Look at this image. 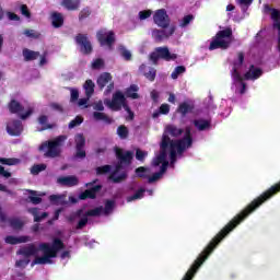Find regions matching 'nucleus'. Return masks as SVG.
I'll return each mask as SVG.
<instances>
[{
  "label": "nucleus",
  "instance_id": "0e129e2a",
  "mask_svg": "<svg viewBox=\"0 0 280 280\" xmlns=\"http://www.w3.org/2000/svg\"><path fill=\"white\" fill-rule=\"evenodd\" d=\"M161 173L156 172L154 173L152 176L149 177L148 183L152 184V183H156V180H159L161 178Z\"/></svg>",
  "mask_w": 280,
  "mask_h": 280
},
{
  "label": "nucleus",
  "instance_id": "c756f323",
  "mask_svg": "<svg viewBox=\"0 0 280 280\" xmlns=\"http://www.w3.org/2000/svg\"><path fill=\"white\" fill-rule=\"evenodd\" d=\"M51 24L55 28L62 27V25H65V18L62 16V13L52 12Z\"/></svg>",
  "mask_w": 280,
  "mask_h": 280
},
{
  "label": "nucleus",
  "instance_id": "9b49d317",
  "mask_svg": "<svg viewBox=\"0 0 280 280\" xmlns=\"http://www.w3.org/2000/svg\"><path fill=\"white\" fill-rule=\"evenodd\" d=\"M102 211H104V207H97L92 210H88L83 218L78 222L77 230L81 231L86 224H89V218H97V215H102Z\"/></svg>",
  "mask_w": 280,
  "mask_h": 280
},
{
  "label": "nucleus",
  "instance_id": "412c9836",
  "mask_svg": "<svg viewBox=\"0 0 280 280\" xmlns=\"http://www.w3.org/2000/svg\"><path fill=\"white\" fill-rule=\"evenodd\" d=\"M183 132H185V129L176 127V125H166L164 129V133L166 137H174L177 139V137H182Z\"/></svg>",
  "mask_w": 280,
  "mask_h": 280
},
{
  "label": "nucleus",
  "instance_id": "13d9d810",
  "mask_svg": "<svg viewBox=\"0 0 280 280\" xmlns=\"http://www.w3.org/2000/svg\"><path fill=\"white\" fill-rule=\"evenodd\" d=\"M24 34L27 36V38H40V34L35 33L34 30H25Z\"/></svg>",
  "mask_w": 280,
  "mask_h": 280
},
{
  "label": "nucleus",
  "instance_id": "c03bdc74",
  "mask_svg": "<svg viewBox=\"0 0 280 280\" xmlns=\"http://www.w3.org/2000/svg\"><path fill=\"white\" fill-rule=\"evenodd\" d=\"M47 170V165L46 164H35L32 166L31 168V173L36 176L38 174H40V172H45Z\"/></svg>",
  "mask_w": 280,
  "mask_h": 280
},
{
  "label": "nucleus",
  "instance_id": "1a4fd4ad",
  "mask_svg": "<svg viewBox=\"0 0 280 280\" xmlns=\"http://www.w3.org/2000/svg\"><path fill=\"white\" fill-rule=\"evenodd\" d=\"M74 40L77 45L80 46L81 54L84 56H90V54H93V44H91L88 34L79 33L74 37Z\"/></svg>",
  "mask_w": 280,
  "mask_h": 280
},
{
  "label": "nucleus",
  "instance_id": "2eb2a0df",
  "mask_svg": "<svg viewBox=\"0 0 280 280\" xmlns=\"http://www.w3.org/2000/svg\"><path fill=\"white\" fill-rule=\"evenodd\" d=\"M7 132L11 137H21L23 132V122L21 120H11L7 125Z\"/></svg>",
  "mask_w": 280,
  "mask_h": 280
},
{
  "label": "nucleus",
  "instance_id": "774afa93",
  "mask_svg": "<svg viewBox=\"0 0 280 280\" xmlns=\"http://www.w3.org/2000/svg\"><path fill=\"white\" fill-rule=\"evenodd\" d=\"M93 108L94 110H98V113H102L104 110V103H102V101H98L94 103Z\"/></svg>",
  "mask_w": 280,
  "mask_h": 280
},
{
  "label": "nucleus",
  "instance_id": "864d4df0",
  "mask_svg": "<svg viewBox=\"0 0 280 280\" xmlns=\"http://www.w3.org/2000/svg\"><path fill=\"white\" fill-rule=\"evenodd\" d=\"M20 10H21V14H23V16H26V19H32V12H30L27 4H22L20 7Z\"/></svg>",
  "mask_w": 280,
  "mask_h": 280
},
{
  "label": "nucleus",
  "instance_id": "e2e57ef3",
  "mask_svg": "<svg viewBox=\"0 0 280 280\" xmlns=\"http://www.w3.org/2000/svg\"><path fill=\"white\" fill-rule=\"evenodd\" d=\"M49 200L54 205H58L60 202V200H62V196H60V195H50Z\"/></svg>",
  "mask_w": 280,
  "mask_h": 280
},
{
  "label": "nucleus",
  "instance_id": "6ab92c4d",
  "mask_svg": "<svg viewBox=\"0 0 280 280\" xmlns=\"http://www.w3.org/2000/svg\"><path fill=\"white\" fill-rule=\"evenodd\" d=\"M57 183L62 187H77V185H80V179L75 175L62 176L57 179Z\"/></svg>",
  "mask_w": 280,
  "mask_h": 280
},
{
  "label": "nucleus",
  "instance_id": "f8f14e48",
  "mask_svg": "<svg viewBox=\"0 0 280 280\" xmlns=\"http://www.w3.org/2000/svg\"><path fill=\"white\" fill-rule=\"evenodd\" d=\"M74 143H75V159H86V151L84 150V145H86V138H84V135L78 133L74 137Z\"/></svg>",
  "mask_w": 280,
  "mask_h": 280
},
{
  "label": "nucleus",
  "instance_id": "3c124183",
  "mask_svg": "<svg viewBox=\"0 0 280 280\" xmlns=\"http://www.w3.org/2000/svg\"><path fill=\"white\" fill-rule=\"evenodd\" d=\"M148 156V152L141 151V149L136 150V159L137 161H145V158Z\"/></svg>",
  "mask_w": 280,
  "mask_h": 280
},
{
  "label": "nucleus",
  "instance_id": "f257e3e1",
  "mask_svg": "<svg viewBox=\"0 0 280 280\" xmlns=\"http://www.w3.org/2000/svg\"><path fill=\"white\" fill-rule=\"evenodd\" d=\"M38 250L43 253V256L38 255ZM60 250H65V242L62 240L56 237L52 240V244L49 243H40L38 248L34 244H30L28 246L20 249L19 254L23 255L24 257H35L32 261V266H45V264H54L56 257H58V253Z\"/></svg>",
  "mask_w": 280,
  "mask_h": 280
},
{
  "label": "nucleus",
  "instance_id": "4c0bfd02",
  "mask_svg": "<svg viewBox=\"0 0 280 280\" xmlns=\"http://www.w3.org/2000/svg\"><path fill=\"white\" fill-rule=\"evenodd\" d=\"M231 75H232V80H233L234 84H240L241 95H244V93H246V82H244V77H242V74H240L241 79H237V78H235V74H231Z\"/></svg>",
  "mask_w": 280,
  "mask_h": 280
},
{
  "label": "nucleus",
  "instance_id": "c85d7f7f",
  "mask_svg": "<svg viewBox=\"0 0 280 280\" xmlns=\"http://www.w3.org/2000/svg\"><path fill=\"white\" fill-rule=\"evenodd\" d=\"M4 241L7 244H11L12 246H15V244H26V242H30V236L16 237V236L9 235L5 237Z\"/></svg>",
  "mask_w": 280,
  "mask_h": 280
},
{
  "label": "nucleus",
  "instance_id": "49530a36",
  "mask_svg": "<svg viewBox=\"0 0 280 280\" xmlns=\"http://www.w3.org/2000/svg\"><path fill=\"white\" fill-rule=\"evenodd\" d=\"M266 10L271 11V19L272 21H276V23H279L280 21V12L277 9H272L269 5H266Z\"/></svg>",
  "mask_w": 280,
  "mask_h": 280
},
{
  "label": "nucleus",
  "instance_id": "5701e85b",
  "mask_svg": "<svg viewBox=\"0 0 280 280\" xmlns=\"http://www.w3.org/2000/svg\"><path fill=\"white\" fill-rule=\"evenodd\" d=\"M98 38L101 47H108V49H113V45H115V32L109 31L105 39L102 37V34Z\"/></svg>",
  "mask_w": 280,
  "mask_h": 280
},
{
  "label": "nucleus",
  "instance_id": "f3484780",
  "mask_svg": "<svg viewBox=\"0 0 280 280\" xmlns=\"http://www.w3.org/2000/svg\"><path fill=\"white\" fill-rule=\"evenodd\" d=\"M122 165H125L124 163H118L114 170V172L109 175V180H113V183H122V180H126V178H128V173L122 172L120 175L119 172H121L122 170Z\"/></svg>",
  "mask_w": 280,
  "mask_h": 280
},
{
  "label": "nucleus",
  "instance_id": "79ce46f5",
  "mask_svg": "<svg viewBox=\"0 0 280 280\" xmlns=\"http://www.w3.org/2000/svg\"><path fill=\"white\" fill-rule=\"evenodd\" d=\"M47 121H48V118H47L46 115H42V116L38 117V124L40 126H44L42 128V130H50L51 128H54V125L47 124Z\"/></svg>",
  "mask_w": 280,
  "mask_h": 280
},
{
  "label": "nucleus",
  "instance_id": "7c9ffc66",
  "mask_svg": "<svg viewBox=\"0 0 280 280\" xmlns=\"http://www.w3.org/2000/svg\"><path fill=\"white\" fill-rule=\"evenodd\" d=\"M8 223L13 231H22L23 226H25V222L16 217L8 219Z\"/></svg>",
  "mask_w": 280,
  "mask_h": 280
},
{
  "label": "nucleus",
  "instance_id": "473e14b6",
  "mask_svg": "<svg viewBox=\"0 0 280 280\" xmlns=\"http://www.w3.org/2000/svg\"><path fill=\"white\" fill-rule=\"evenodd\" d=\"M61 5L70 11L80 10V0H62Z\"/></svg>",
  "mask_w": 280,
  "mask_h": 280
},
{
  "label": "nucleus",
  "instance_id": "8fccbe9b",
  "mask_svg": "<svg viewBox=\"0 0 280 280\" xmlns=\"http://www.w3.org/2000/svg\"><path fill=\"white\" fill-rule=\"evenodd\" d=\"M110 168H112L110 165L98 166V167H96V174H97V176L108 174L110 172Z\"/></svg>",
  "mask_w": 280,
  "mask_h": 280
},
{
  "label": "nucleus",
  "instance_id": "680f3d73",
  "mask_svg": "<svg viewBox=\"0 0 280 280\" xmlns=\"http://www.w3.org/2000/svg\"><path fill=\"white\" fill-rule=\"evenodd\" d=\"M28 265H30V259H20V260H16L15 262L16 268H25Z\"/></svg>",
  "mask_w": 280,
  "mask_h": 280
},
{
  "label": "nucleus",
  "instance_id": "b1692460",
  "mask_svg": "<svg viewBox=\"0 0 280 280\" xmlns=\"http://www.w3.org/2000/svg\"><path fill=\"white\" fill-rule=\"evenodd\" d=\"M194 108H196V105H194V103L183 102L178 105L177 113H179L182 117H186L188 113H194Z\"/></svg>",
  "mask_w": 280,
  "mask_h": 280
},
{
  "label": "nucleus",
  "instance_id": "72a5a7b5",
  "mask_svg": "<svg viewBox=\"0 0 280 280\" xmlns=\"http://www.w3.org/2000/svg\"><path fill=\"white\" fill-rule=\"evenodd\" d=\"M27 212L34 217V222H42V220H45V218L49 215L47 212H43L42 214H39L38 208H30Z\"/></svg>",
  "mask_w": 280,
  "mask_h": 280
},
{
  "label": "nucleus",
  "instance_id": "603ef678",
  "mask_svg": "<svg viewBox=\"0 0 280 280\" xmlns=\"http://www.w3.org/2000/svg\"><path fill=\"white\" fill-rule=\"evenodd\" d=\"M152 16V10H143L139 12L140 21H145V19H150Z\"/></svg>",
  "mask_w": 280,
  "mask_h": 280
},
{
  "label": "nucleus",
  "instance_id": "e433bc0d",
  "mask_svg": "<svg viewBox=\"0 0 280 280\" xmlns=\"http://www.w3.org/2000/svg\"><path fill=\"white\" fill-rule=\"evenodd\" d=\"M145 196V188L138 189L133 195L127 197V202H135V200H141Z\"/></svg>",
  "mask_w": 280,
  "mask_h": 280
},
{
  "label": "nucleus",
  "instance_id": "c9c22d12",
  "mask_svg": "<svg viewBox=\"0 0 280 280\" xmlns=\"http://www.w3.org/2000/svg\"><path fill=\"white\" fill-rule=\"evenodd\" d=\"M30 196L26 199V202H32V205H40L43 202V198L37 197L38 194L36 190H28Z\"/></svg>",
  "mask_w": 280,
  "mask_h": 280
},
{
  "label": "nucleus",
  "instance_id": "6e6552de",
  "mask_svg": "<svg viewBox=\"0 0 280 280\" xmlns=\"http://www.w3.org/2000/svg\"><path fill=\"white\" fill-rule=\"evenodd\" d=\"M96 84L100 89V91H104L105 90V95H109V93H113V91L115 90V82H113V75L108 72H104L102 73L96 81Z\"/></svg>",
  "mask_w": 280,
  "mask_h": 280
},
{
  "label": "nucleus",
  "instance_id": "aec40b11",
  "mask_svg": "<svg viewBox=\"0 0 280 280\" xmlns=\"http://www.w3.org/2000/svg\"><path fill=\"white\" fill-rule=\"evenodd\" d=\"M242 65H244V52H237V60L233 61V68L231 71V75H235L236 80H241L240 78V69H242Z\"/></svg>",
  "mask_w": 280,
  "mask_h": 280
},
{
  "label": "nucleus",
  "instance_id": "423d86ee",
  "mask_svg": "<svg viewBox=\"0 0 280 280\" xmlns=\"http://www.w3.org/2000/svg\"><path fill=\"white\" fill-rule=\"evenodd\" d=\"M167 150H170V137L163 135L160 143V154L152 162L153 167H159V165L167 162Z\"/></svg>",
  "mask_w": 280,
  "mask_h": 280
},
{
  "label": "nucleus",
  "instance_id": "dca6fc26",
  "mask_svg": "<svg viewBox=\"0 0 280 280\" xmlns=\"http://www.w3.org/2000/svg\"><path fill=\"white\" fill-rule=\"evenodd\" d=\"M100 191H102V185L93 186L90 189H85L83 192L79 194V200H95Z\"/></svg>",
  "mask_w": 280,
  "mask_h": 280
},
{
  "label": "nucleus",
  "instance_id": "4468645a",
  "mask_svg": "<svg viewBox=\"0 0 280 280\" xmlns=\"http://www.w3.org/2000/svg\"><path fill=\"white\" fill-rule=\"evenodd\" d=\"M115 154L119 163H124L125 165H130L132 163V159H135V153L132 151L124 152V149L119 148L115 149Z\"/></svg>",
  "mask_w": 280,
  "mask_h": 280
},
{
  "label": "nucleus",
  "instance_id": "4be33fe9",
  "mask_svg": "<svg viewBox=\"0 0 280 280\" xmlns=\"http://www.w3.org/2000/svg\"><path fill=\"white\" fill-rule=\"evenodd\" d=\"M260 75H264V70L255 68V65H250L249 70L244 74V80H259Z\"/></svg>",
  "mask_w": 280,
  "mask_h": 280
},
{
  "label": "nucleus",
  "instance_id": "f704fd0d",
  "mask_svg": "<svg viewBox=\"0 0 280 280\" xmlns=\"http://www.w3.org/2000/svg\"><path fill=\"white\" fill-rule=\"evenodd\" d=\"M93 118L95 119V121H105V124L108 125L113 124V118L102 112H94Z\"/></svg>",
  "mask_w": 280,
  "mask_h": 280
},
{
  "label": "nucleus",
  "instance_id": "a18cd8bd",
  "mask_svg": "<svg viewBox=\"0 0 280 280\" xmlns=\"http://www.w3.org/2000/svg\"><path fill=\"white\" fill-rule=\"evenodd\" d=\"M91 16V8L85 7L79 13V21H84Z\"/></svg>",
  "mask_w": 280,
  "mask_h": 280
},
{
  "label": "nucleus",
  "instance_id": "4d7b16f0",
  "mask_svg": "<svg viewBox=\"0 0 280 280\" xmlns=\"http://www.w3.org/2000/svg\"><path fill=\"white\" fill-rule=\"evenodd\" d=\"M70 93H71L70 102L75 103V101L79 100L80 97V92L75 89H70Z\"/></svg>",
  "mask_w": 280,
  "mask_h": 280
},
{
  "label": "nucleus",
  "instance_id": "ddd939ff",
  "mask_svg": "<svg viewBox=\"0 0 280 280\" xmlns=\"http://www.w3.org/2000/svg\"><path fill=\"white\" fill-rule=\"evenodd\" d=\"M174 32H176V26H171L168 30H159L155 28L152 31V36L155 40V43H163V40L170 38V36H173Z\"/></svg>",
  "mask_w": 280,
  "mask_h": 280
},
{
  "label": "nucleus",
  "instance_id": "a878e982",
  "mask_svg": "<svg viewBox=\"0 0 280 280\" xmlns=\"http://www.w3.org/2000/svg\"><path fill=\"white\" fill-rule=\"evenodd\" d=\"M194 126L195 128H197V130H199L200 132L205 131V130H209L211 129V120L209 119H195L194 120Z\"/></svg>",
  "mask_w": 280,
  "mask_h": 280
},
{
  "label": "nucleus",
  "instance_id": "6e6d98bb",
  "mask_svg": "<svg viewBox=\"0 0 280 280\" xmlns=\"http://www.w3.org/2000/svg\"><path fill=\"white\" fill-rule=\"evenodd\" d=\"M145 172H148V168H145L144 166L136 168V174L138 178H145Z\"/></svg>",
  "mask_w": 280,
  "mask_h": 280
},
{
  "label": "nucleus",
  "instance_id": "de8ad7c7",
  "mask_svg": "<svg viewBox=\"0 0 280 280\" xmlns=\"http://www.w3.org/2000/svg\"><path fill=\"white\" fill-rule=\"evenodd\" d=\"M114 209H115V201L114 200H107L105 202L104 214L108 215V213H110Z\"/></svg>",
  "mask_w": 280,
  "mask_h": 280
},
{
  "label": "nucleus",
  "instance_id": "ea45409f",
  "mask_svg": "<svg viewBox=\"0 0 280 280\" xmlns=\"http://www.w3.org/2000/svg\"><path fill=\"white\" fill-rule=\"evenodd\" d=\"M187 71L185 66H177L174 71L171 73L172 80H178V75H183Z\"/></svg>",
  "mask_w": 280,
  "mask_h": 280
},
{
  "label": "nucleus",
  "instance_id": "09e8293b",
  "mask_svg": "<svg viewBox=\"0 0 280 280\" xmlns=\"http://www.w3.org/2000/svg\"><path fill=\"white\" fill-rule=\"evenodd\" d=\"M84 121V118H82L81 116H77L74 119H72L69 125L68 128L73 129L78 126H80V124H82Z\"/></svg>",
  "mask_w": 280,
  "mask_h": 280
},
{
  "label": "nucleus",
  "instance_id": "2f4dec72",
  "mask_svg": "<svg viewBox=\"0 0 280 280\" xmlns=\"http://www.w3.org/2000/svg\"><path fill=\"white\" fill-rule=\"evenodd\" d=\"M83 89L85 90V97L91 98L95 93V83H93V80L88 79L83 85Z\"/></svg>",
  "mask_w": 280,
  "mask_h": 280
},
{
  "label": "nucleus",
  "instance_id": "052dcab7",
  "mask_svg": "<svg viewBox=\"0 0 280 280\" xmlns=\"http://www.w3.org/2000/svg\"><path fill=\"white\" fill-rule=\"evenodd\" d=\"M160 115H170V105L168 104H162L160 106Z\"/></svg>",
  "mask_w": 280,
  "mask_h": 280
},
{
  "label": "nucleus",
  "instance_id": "a19ab883",
  "mask_svg": "<svg viewBox=\"0 0 280 280\" xmlns=\"http://www.w3.org/2000/svg\"><path fill=\"white\" fill-rule=\"evenodd\" d=\"M117 135L119 137V139H128V135H130V131H128V127H126L125 125H120L117 128Z\"/></svg>",
  "mask_w": 280,
  "mask_h": 280
},
{
  "label": "nucleus",
  "instance_id": "cd10ccee",
  "mask_svg": "<svg viewBox=\"0 0 280 280\" xmlns=\"http://www.w3.org/2000/svg\"><path fill=\"white\" fill-rule=\"evenodd\" d=\"M22 54L25 62H32V60H38L40 56L39 51L30 50V48H24L22 50Z\"/></svg>",
  "mask_w": 280,
  "mask_h": 280
},
{
  "label": "nucleus",
  "instance_id": "338daca9",
  "mask_svg": "<svg viewBox=\"0 0 280 280\" xmlns=\"http://www.w3.org/2000/svg\"><path fill=\"white\" fill-rule=\"evenodd\" d=\"M50 108H52V110H57L58 113H65L62 105H60L58 103H51Z\"/></svg>",
  "mask_w": 280,
  "mask_h": 280
},
{
  "label": "nucleus",
  "instance_id": "58836bf2",
  "mask_svg": "<svg viewBox=\"0 0 280 280\" xmlns=\"http://www.w3.org/2000/svg\"><path fill=\"white\" fill-rule=\"evenodd\" d=\"M118 49H119V54H120L121 58H124V60H126L127 62H129V60H132V52H130V50L125 48V46H119Z\"/></svg>",
  "mask_w": 280,
  "mask_h": 280
},
{
  "label": "nucleus",
  "instance_id": "9d476101",
  "mask_svg": "<svg viewBox=\"0 0 280 280\" xmlns=\"http://www.w3.org/2000/svg\"><path fill=\"white\" fill-rule=\"evenodd\" d=\"M153 21L155 25H158V27H162V30H167L170 27V15H167V11H165V9H159L155 11Z\"/></svg>",
  "mask_w": 280,
  "mask_h": 280
},
{
  "label": "nucleus",
  "instance_id": "393cba45",
  "mask_svg": "<svg viewBox=\"0 0 280 280\" xmlns=\"http://www.w3.org/2000/svg\"><path fill=\"white\" fill-rule=\"evenodd\" d=\"M124 96L128 97L129 100H139V85L131 84L125 90Z\"/></svg>",
  "mask_w": 280,
  "mask_h": 280
},
{
  "label": "nucleus",
  "instance_id": "39448f33",
  "mask_svg": "<svg viewBox=\"0 0 280 280\" xmlns=\"http://www.w3.org/2000/svg\"><path fill=\"white\" fill-rule=\"evenodd\" d=\"M178 58L177 54H172L167 46L156 47L154 51L149 55V60L153 65H159V60H165V62H172Z\"/></svg>",
  "mask_w": 280,
  "mask_h": 280
},
{
  "label": "nucleus",
  "instance_id": "bb28decb",
  "mask_svg": "<svg viewBox=\"0 0 280 280\" xmlns=\"http://www.w3.org/2000/svg\"><path fill=\"white\" fill-rule=\"evenodd\" d=\"M8 108H9V112L12 114V115H16L19 113H23V110H25V107H23L19 101L16 100H11L8 104Z\"/></svg>",
  "mask_w": 280,
  "mask_h": 280
},
{
  "label": "nucleus",
  "instance_id": "0eeeda50",
  "mask_svg": "<svg viewBox=\"0 0 280 280\" xmlns=\"http://www.w3.org/2000/svg\"><path fill=\"white\" fill-rule=\"evenodd\" d=\"M105 104L110 108V110L118 112L128 106V101L126 100L124 93L118 91L113 94L112 101L107 100L105 101Z\"/></svg>",
  "mask_w": 280,
  "mask_h": 280
},
{
  "label": "nucleus",
  "instance_id": "a211bd4d",
  "mask_svg": "<svg viewBox=\"0 0 280 280\" xmlns=\"http://www.w3.org/2000/svg\"><path fill=\"white\" fill-rule=\"evenodd\" d=\"M148 69V71H147ZM139 72L148 80L149 82H154L156 80V69L154 67H149L145 63L140 65Z\"/></svg>",
  "mask_w": 280,
  "mask_h": 280
},
{
  "label": "nucleus",
  "instance_id": "37998d69",
  "mask_svg": "<svg viewBox=\"0 0 280 280\" xmlns=\"http://www.w3.org/2000/svg\"><path fill=\"white\" fill-rule=\"evenodd\" d=\"M0 163L2 165H19L21 160L16 158H0Z\"/></svg>",
  "mask_w": 280,
  "mask_h": 280
},
{
  "label": "nucleus",
  "instance_id": "bf43d9fd",
  "mask_svg": "<svg viewBox=\"0 0 280 280\" xmlns=\"http://www.w3.org/2000/svg\"><path fill=\"white\" fill-rule=\"evenodd\" d=\"M191 21H194V15L188 14V15L184 16V19L182 21V27H187V25H189V23H191Z\"/></svg>",
  "mask_w": 280,
  "mask_h": 280
},
{
  "label": "nucleus",
  "instance_id": "20e7f679",
  "mask_svg": "<svg viewBox=\"0 0 280 280\" xmlns=\"http://www.w3.org/2000/svg\"><path fill=\"white\" fill-rule=\"evenodd\" d=\"M65 141H67V136H59L54 140L43 142L39 145L38 150L39 152H45V150H47L46 153L44 154L46 159H57V156H60L62 152L60 148H62V144L65 143Z\"/></svg>",
  "mask_w": 280,
  "mask_h": 280
},
{
  "label": "nucleus",
  "instance_id": "f03ea898",
  "mask_svg": "<svg viewBox=\"0 0 280 280\" xmlns=\"http://www.w3.org/2000/svg\"><path fill=\"white\" fill-rule=\"evenodd\" d=\"M194 145V138L191 137V129L186 128L185 136L179 140H172L170 138L168 150H170V160L171 163H176V156L183 154L187 148Z\"/></svg>",
  "mask_w": 280,
  "mask_h": 280
},
{
  "label": "nucleus",
  "instance_id": "7ed1b4c3",
  "mask_svg": "<svg viewBox=\"0 0 280 280\" xmlns=\"http://www.w3.org/2000/svg\"><path fill=\"white\" fill-rule=\"evenodd\" d=\"M233 37V30L226 27L222 31H219L215 36L212 37V40L209 45L210 51H215V49L226 50L231 47V38Z\"/></svg>",
  "mask_w": 280,
  "mask_h": 280
},
{
  "label": "nucleus",
  "instance_id": "5fc2aeb1",
  "mask_svg": "<svg viewBox=\"0 0 280 280\" xmlns=\"http://www.w3.org/2000/svg\"><path fill=\"white\" fill-rule=\"evenodd\" d=\"M104 67V59L97 58L92 62V69H102Z\"/></svg>",
  "mask_w": 280,
  "mask_h": 280
},
{
  "label": "nucleus",
  "instance_id": "69168bd1",
  "mask_svg": "<svg viewBox=\"0 0 280 280\" xmlns=\"http://www.w3.org/2000/svg\"><path fill=\"white\" fill-rule=\"evenodd\" d=\"M0 176H3V178H12V173L5 171V167L0 165Z\"/></svg>",
  "mask_w": 280,
  "mask_h": 280
}]
</instances>
